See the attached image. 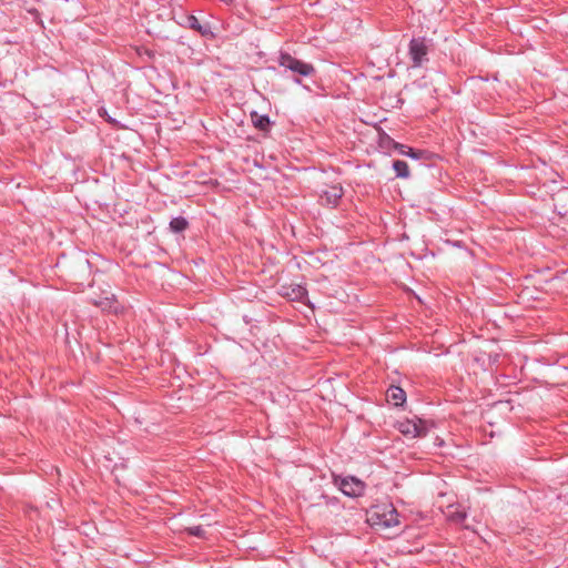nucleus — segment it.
<instances>
[{"label": "nucleus", "mask_w": 568, "mask_h": 568, "mask_svg": "<svg viewBox=\"0 0 568 568\" xmlns=\"http://www.w3.org/2000/svg\"><path fill=\"white\" fill-rule=\"evenodd\" d=\"M277 63L285 70L291 71L294 75L311 77L315 74L316 70L312 63L304 62L288 52L281 51L277 57Z\"/></svg>", "instance_id": "obj_1"}, {"label": "nucleus", "mask_w": 568, "mask_h": 568, "mask_svg": "<svg viewBox=\"0 0 568 568\" xmlns=\"http://www.w3.org/2000/svg\"><path fill=\"white\" fill-rule=\"evenodd\" d=\"M397 430L408 438L425 437L430 428L429 422L417 416L399 420L396 425Z\"/></svg>", "instance_id": "obj_2"}, {"label": "nucleus", "mask_w": 568, "mask_h": 568, "mask_svg": "<svg viewBox=\"0 0 568 568\" xmlns=\"http://www.w3.org/2000/svg\"><path fill=\"white\" fill-rule=\"evenodd\" d=\"M333 483L347 497H361L365 493L366 485L364 481L354 476L341 477L333 475Z\"/></svg>", "instance_id": "obj_3"}, {"label": "nucleus", "mask_w": 568, "mask_h": 568, "mask_svg": "<svg viewBox=\"0 0 568 568\" xmlns=\"http://www.w3.org/2000/svg\"><path fill=\"white\" fill-rule=\"evenodd\" d=\"M429 44L425 37L413 38L408 44V55L414 68H420L428 61Z\"/></svg>", "instance_id": "obj_4"}, {"label": "nucleus", "mask_w": 568, "mask_h": 568, "mask_svg": "<svg viewBox=\"0 0 568 568\" xmlns=\"http://www.w3.org/2000/svg\"><path fill=\"white\" fill-rule=\"evenodd\" d=\"M182 27L190 28L206 39H213L215 33L210 22H200L194 14H185L183 20L179 22Z\"/></svg>", "instance_id": "obj_5"}, {"label": "nucleus", "mask_w": 568, "mask_h": 568, "mask_svg": "<svg viewBox=\"0 0 568 568\" xmlns=\"http://www.w3.org/2000/svg\"><path fill=\"white\" fill-rule=\"evenodd\" d=\"M344 194L341 185H331L324 190L321 194V201L323 204L335 207Z\"/></svg>", "instance_id": "obj_6"}, {"label": "nucleus", "mask_w": 568, "mask_h": 568, "mask_svg": "<svg viewBox=\"0 0 568 568\" xmlns=\"http://www.w3.org/2000/svg\"><path fill=\"white\" fill-rule=\"evenodd\" d=\"M386 397L387 400L392 403L394 406H402L406 402L405 390L402 387L395 385L388 387L386 392Z\"/></svg>", "instance_id": "obj_7"}, {"label": "nucleus", "mask_w": 568, "mask_h": 568, "mask_svg": "<svg viewBox=\"0 0 568 568\" xmlns=\"http://www.w3.org/2000/svg\"><path fill=\"white\" fill-rule=\"evenodd\" d=\"M283 290H285L283 295H285L292 301L303 302L304 298L307 296L306 287L300 284L283 287Z\"/></svg>", "instance_id": "obj_8"}, {"label": "nucleus", "mask_w": 568, "mask_h": 568, "mask_svg": "<svg viewBox=\"0 0 568 568\" xmlns=\"http://www.w3.org/2000/svg\"><path fill=\"white\" fill-rule=\"evenodd\" d=\"M250 115L254 128L263 132L270 130L272 121L267 114H260L256 111H252Z\"/></svg>", "instance_id": "obj_9"}, {"label": "nucleus", "mask_w": 568, "mask_h": 568, "mask_svg": "<svg viewBox=\"0 0 568 568\" xmlns=\"http://www.w3.org/2000/svg\"><path fill=\"white\" fill-rule=\"evenodd\" d=\"M94 304L103 311H108L115 314L120 312V305L115 301L114 295H112L111 297H104L99 301H94Z\"/></svg>", "instance_id": "obj_10"}, {"label": "nucleus", "mask_w": 568, "mask_h": 568, "mask_svg": "<svg viewBox=\"0 0 568 568\" xmlns=\"http://www.w3.org/2000/svg\"><path fill=\"white\" fill-rule=\"evenodd\" d=\"M394 149L399 154L415 159V160H420V159H423V155H424V151L414 150V149H412L405 144L398 143V142H394Z\"/></svg>", "instance_id": "obj_11"}, {"label": "nucleus", "mask_w": 568, "mask_h": 568, "mask_svg": "<svg viewBox=\"0 0 568 568\" xmlns=\"http://www.w3.org/2000/svg\"><path fill=\"white\" fill-rule=\"evenodd\" d=\"M379 516V514H377ZM381 521L379 524L384 527H394L399 524L398 520V513L397 510L392 506L390 509L387 513H383L381 515Z\"/></svg>", "instance_id": "obj_12"}, {"label": "nucleus", "mask_w": 568, "mask_h": 568, "mask_svg": "<svg viewBox=\"0 0 568 568\" xmlns=\"http://www.w3.org/2000/svg\"><path fill=\"white\" fill-rule=\"evenodd\" d=\"M392 166L395 171L396 178L408 179L410 176L409 166L406 161L395 160Z\"/></svg>", "instance_id": "obj_13"}, {"label": "nucleus", "mask_w": 568, "mask_h": 568, "mask_svg": "<svg viewBox=\"0 0 568 568\" xmlns=\"http://www.w3.org/2000/svg\"><path fill=\"white\" fill-rule=\"evenodd\" d=\"M169 225H170V230L173 233H181V232L185 231L189 227V222L183 216H176V217H173L170 221Z\"/></svg>", "instance_id": "obj_14"}, {"label": "nucleus", "mask_w": 568, "mask_h": 568, "mask_svg": "<svg viewBox=\"0 0 568 568\" xmlns=\"http://www.w3.org/2000/svg\"><path fill=\"white\" fill-rule=\"evenodd\" d=\"M467 514L464 510L457 508L450 509L447 514V518L452 523L462 524L466 519Z\"/></svg>", "instance_id": "obj_15"}, {"label": "nucleus", "mask_w": 568, "mask_h": 568, "mask_svg": "<svg viewBox=\"0 0 568 568\" xmlns=\"http://www.w3.org/2000/svg\"><path fill=\"white\" fill-rule=\"evenodd\" d=\"M186 531L191 536L203 538L205 536V529L202 526L187 527Z\"/></svg>", "instance_id": "obj_16"}, {"label": "nucleus", "mask_w": 568, "mask_h": 568, "mask_svg": "<svg viewBox=\"0 0 568 568\" xmlns=\"http://www.w3.org/2000/svg\"><path fill=\"white\" fill-rule=\"evenodd\" d=\"M394 140L386 133H383L379 138V143L382 146H393L394 148Z\"/></svg>", "instance_id": "obj_17"}, {"label": "nucleus", "mask_w": 568, "mask_h": 568, "mask_svg": "<svg viewBox=\"0 0 568 568\" xmlns=\"http://www.w3.org/2000/svg\"><path fill=\"white\" fill-rule=\"evenodd\" d=\"M322 499H324V503L327 505V506H335L338 504V498L337 497H329L327 495H322L321 496Z\"/></svg>", "instance_id": "obj_18"}, {"label": "nucleus", "mask_w": 568, "mask_h": 568, "mask_svg": "<svg viewBox=\"0 0 568 568\" xmlns=\"http://www.w3.org/2000/svg\"><path fill=\"white\" fill-rule=\"evenodd\" d=\"M292 81H293L295 84H298V85H301V84H302V80H301V77H300V75H293Z\"/></svg>", "instance_id": "obj_19"}]
</instances>
